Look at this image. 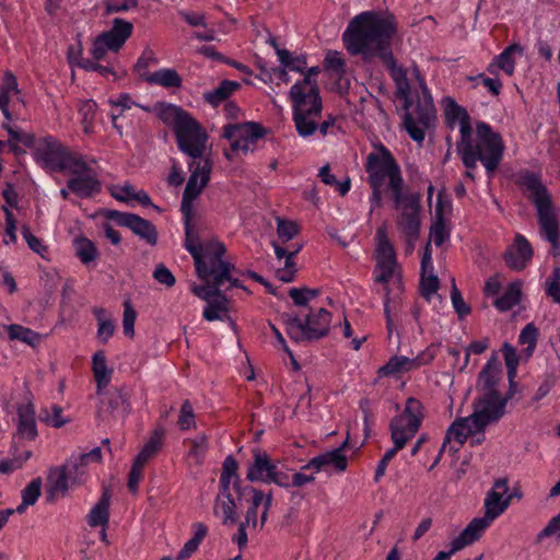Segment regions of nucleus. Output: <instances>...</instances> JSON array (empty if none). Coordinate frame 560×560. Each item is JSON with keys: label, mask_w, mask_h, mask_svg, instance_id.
Returning <instances> with one entry per match:
<instances>
[{"label": "nucleus", "mask_w": 560, "mask_h": 560, "mask_svg": "<svg viewBox=\"0 0 560 560\" xmlns=\"http://www.w3.org/2000/svg\"><path fill=\"white\" fill-rule=\"evenodd\" d=\"M133 24L125 19L116 18L112 27L98 34L91 47V56L96 60H104L108 52L117 54L130 38Z\"/></svg>", "instance_id": "nucleus-17"}, {"label": "nucleus", "mask_w": 560, "mask_h": 560, "mask_svg": "<svg viewBox=\"0 0 560 560\" xmlns=\"http://www.w3.org/2000/svg\"><path fill=\"white\" fill-rule=\"evenodd\" d=\"M184 246L194 258L198 277L205 282V284L191 285L192 293L206 301L202 311L203 319L230 320L229 300L222 292L243 287L240 280L231 275L233 265L223 258L226 250L224 244L217 237L199 242L187 223Z\"/></svg>", "instance_id": "nucleus-2"}, {"label": "nucleus", "mask_w": 560, "mask_h": 560, "mask_svg": "<svg viewBox=\"0 0 560 560\" xmlns=\"http://www.w3.org/2000/svg\"><path fill=\"white\" fill-rule=\"evenodd\" d=\"M236 499L232 492H219L214 503V513L222 520L223 524L236 522Z\"/></svg>", "instance_id": "nucleus-32"}, {"label": "nucleus", "mask_w": 560, "mask_h": 560, "mask_svg": "<svg viewBox=\"0 0 560 560\" xmlns=\"http://www.w3.org/2000/svg\"><path fill=\"white\" fill-rule=\"evenodd\" d=\"M441 343L432 342L425 349L420 351L416 357H407L395 354L388 361L378 368L377 377L399 378L402 374L417 371L422 366H427L436 358Z\"/></svg>", "instance_id": "nucleus-16"}, {"label": "nucleus", "mask_w": 560, "mask_h": 560, "mask_svg": "<svg viewBox=\"0 0 560 560\" xmlns=\"http://www.w3.org/2000/svg\"><path fill=\"white\" fill-rule=\"evenodd\" d=\"M348 443V439L341 446L319 454L313 457L302 469L298 472H291L287 467V476L289 477L288 487H302L307 485L314 479V475L319 471L332 472L343 471L348 466V459L343 454V447Z\"/></svg>", "instance_id": "nucleus-12"}, {"label": "nucleus", "mask_w": 560, "mask_h": 560, "mask_svg": "<svg viewBox=\"0 0 560 560\" xmlns=\"http://www.w3.org/2000/svg\"><path fill=\"white\" fill-rule=\"evenodd\" d=\"M538 329L532 323L527 324L520 332L518 342L526 346V355L530 357L536 348Z\"/></svg>", "instance_id": "nucleus-49"}, {"label": "nucleus", "mask_w": 560, "mask_h": 560, "mask_svg": "<svg viewBox=\"0 0 560 560\" xmlns=\"http://www.w3.org/2000/svg\"><path fill=\"white\" fill-rule=\"evenodd\" d=\"M238 88L237 82L224 80L215 89L206 92L203 97L207 103L215 107L228 100Z\"/></svg>", "instance_id": "nucleus-39"}, {"label": "nucleus", "mask_w": 560, "mask_h": 560, "mask_svg": "<svg viewBox=\"0 0 560 560\" xmlns=\"http://www.w3.org/2000/svg\"><path fill=\"white\" fill-rule=\"evenodd\" d=\"M154 110L163 122L173 128L174 133L178 130L180 125L185 124L186 120L191 117L180 107L170 103H159Z\"/></svg>", "instance_id": "nucleus-30"}, {"label": "nucleus", "mask_w": 560, "mask_h": 560, "mask_svg": "<svg viewBox=\"0 0 560 560\" xmlns=\"http://www.w3.org/2000/svg\"><path fill=\"white\" fill-rule=\"evenodd\" d=\"M108 218L114 220L118 225L130 229L136 235L145 241L150 245H155L158 241V233L154 225L133 213L120 212L112 210Z\"/></svg>", "instance_id": "nucleus-22"}, {"label": "nucleus", "mask_w": 560, "mask_h": 560, "mask_svg": "<svg viewBox=\"0 0 560 560\" xmlns=\"http://www.w3.org/2000/svg\"><path fill=\"white\" fill-rule=\"evenodd\" d=\"M506 402L508 397H503L499 392L482 393L474 402V412L468 417L456 419L451 424L430 469L438 465L442 454L453 455L458 452L468 436L474 444L481 443L485 440V429L504 415Z\"/></svg>", "instance_id": "nucleus-3"}, {"label": "nucleus", "mask_w": 560, "mask_h": 560, "mask_svg": "<svg viewBox=\"0 0 560 560\" xmlns=\"http://www.w3.org/2000/svg\"><path fill=\"white\" fill-rule=\"evenodd\" d=\"M547 540H553L560 544V513L553 516L536 536L538 544H542Z\"/></svg>", "instance_id": "nucleus-47"}, {"label": "nucleus", "mask_w": 560, "mask_h": 560, "mask_svg": "<svg viewBox=\"0 0 560 560\" xmlns=\"http://www.w3.org/2000/svg\"><path fill=\"white\" fill-rule=\"evenodd\" d=\"M271 503V492H254L250 500V506L246 513V525H257L258 509L261 508V524L265 523L267 516V510Z\"/></svg>", "instance_id": "nucleus-37"}, {"label": "nucleus", "mask_w": 560, "mask_h": 560, "mask_svg": "<svg viewBox=\"0 0 560 560\" xmlns=\"http://www.w3.org/2000/svg\"><path fill=\"white\" fill-rule=\"evenodd\" d=\"M325 67L327 70L334 72L339 79H342L346 72V62L341 54L336 50H330L325 57Z\"/></svg>", "instance_id": "nucleus-52"}, {"label": "nucleus", "mask_w": 560, "mask_h": 560, "mask_svg": "<svg viewBox=\"0 0 560 560\" xmlns=\"http://www.w3.org/2000/svg\"><path fill=\"white\" fill-rule=\"evenodd\" d=\"M545 293L556 304H560V267H556L545 280Z\"/></svg>", "instance_id": "nucleus-48"}, {"label": "nucleus", "mask_w": 560, "mask_h": 560, "mask_svg": "<svg viewBox=\"0 0 560 560\" xmlns=\"http://www.w3.org/2000/svg\"><path fill=\"white\" fill-rule=\"evenodd\" d=\"M289 94L298 133L302 138L313 136L323 108L318 85L310 83L308 80H301L291 86Z\"/></svg>", "instance_id": "nucleus-7"}, {"label": "nucleus", "mask_w": 560, "mask_h": 560, "mask_svg": "<svg viewBox=\"0 0 560 560\" xmlns=\"http://www.w3.org/2000/svg\"><path fill=\"white\" fill-rule=\"evenodd\" d=\"M424 417L423 405L420 400L409 397L406 400L402 412L396 416L390 422V435L394 447L387 450L384 462L389 463L406 443L411 440L421 427Z\"/></svg>", "instance_id": "nucleus-11"}, {"label": "nucleus", "mask_w": 560, "mask_h": 560, "mask_svg": "<svg viewBox=\"0 0 560 560\" xmlns=\"http://www.w3.org/2000/svg\"><path fill=\"white\" fill-rule=\"evenodd\" d=\"M141 78L150 84L160 85L166 89H175L182 85V78L176 70L162 68L152 73H142Z\"/></svg>", "instance_id": "nucleus-35"}, {"label": "nucleus", "mask_w": 560, "mask_h": 560, "mask_svg": "<svg viewBox=\"0 0 560 560\" xmlns=\"http://www.w3.org/2000/svg\"><path fill=\"white\" fill-rule=\"evenodd\" d=\"M22 235L25 242L27 243L28 247L36 254H38L40 257L46 258V255L48 253L47 246L33 233L27 226L22 228Z\"/></svg>", "instance_id": "nucleus-58"}, {"label": "nucleus", "mask_w": 560, "mask_h": 560, "mask_svg": "<svg viewBox=\"0 0 560 560\" xmlns=\"http://www.w3.org/2000/svg\"><path fill=\"white\" fill-rule=\"evenodd\" d=\"M364 167L372 188L370 213L381 207L382 189L385 186L392 192L395 208L400 209L404 201V179L400 167L390 151L382 143L374 145V150L366 155Z\"/></svg>", "instance_id": "nucleus-4"}, {"label": "nucleus", "mask_w": 560, "mask_h": 560, "mask_svg": "<svg viewBox=\"0 0 560 560\" xmlns=\"http://www.w3.org/2000/svg\"><path fill=\"white\" fill-rule=\"evenodd\" d=\"M189 170L191 172L187 185L184 190L182 209L185 212V225L188 223L192 229L195 236H197L199 242L208 241L209 238L201 240L198 233L195 231L194 226L190 224L188 212L191 206V202L200 195L202 189L206 187L210 179V173L212 170V163L209 159H200L198 161H192L189 164Z\"/></svg>", "instance_id": "nucleus-20"}, {"label": "nucleus", "mask_w": 560, "mask_h": 560, "mask_svg": "<svg viewBox=\"0 0 560 560\" xmlns=\"http://www.w3.org/2000/svg\"><path fill=\"white\" fill-rule=\"evenodd\" d=\"M451 301L454 307V311L458 315L459 318L466 317L470 313L469 305L464 301L460 292L455 285V281L453 280V288L451 291Z\"/></svg>", "instance_id": "nucleus-61"}, {"label": "nucleus", "mask_w": 560, "mask_h": 560, "mask_svg": "<svg viewBox=\"0 0 560 560\" xmlns=\"http://www.w3.org/2000/svg\"><path fill=\"white\" fill-rule=\"evenodd\" d=\"M93 314L97 320V338L101 342L106 343L115 332V322L102 307H94Z\"/></svg>", "instance_id": "nucleus-40"}, {"label": "nucleus", "mask_w": 560, "mask_h": 560, "mask_svg": "<svg viewBox=\"0 0 560 560\" xmlns=\"http://www.w3.org/2000/svg\"><path fill=\"white\" fill-rule=\"evenodd\" d=\"M278 60L282 67L280 79L288 82V71L302 73L306 68V57L302 54H292L287 49H277Z\"/></svg>", "instance_id": "nucleus-33"}, {"label": "nucleus", "mask_w": 560, "mask_h": 560, "mask_svg": "<svg viewBox=\"0 0 560 560\" xmlns=\"http://www.w3.org/2000/svg\"><path fill=\"white\" fill-rule=\"evenodd\" d=\"M101 459V447H94L88 453L71 455L63 465L48 469V490H69L83 487L90 477L89 465L100 463Z\"/></svg>", "instance_id": "nucleus-8"}, {"label": "nucleus", "mask_w": 560, "mask_h": 560, "mask_svg": "<svg viewBox=\"0 0 560 560\" xmlns=\"http://www.w3.org/2000/svg\"><path fill=\"white\" fill-rule=\"evenodd\" d=\"M5 329L8 331L9 339L12 341L18 340L27 346L36 347L42 340L38 332L22 325L11 324L5 326Z\"/></svg>", "instance_id": "nucleus-41"}, {"label": "nucleus", "mask_w": 560, "mask_h": 560, "mask_svg": "<svg viewBox=\"0 0 560 560\" xmlns=\"http://www.w3.org/2000/svg\"><path fill=\"white\" fill-rule=\"evenodd\" d=\"M521 300V283L515 281L508 285L501 296H499L494 305L500 312L512 310L520 303Z\"/></svg>", "instance_id": "nucleus-43"}, {"label": "nucleus", "mask_w": 560, "mask_h": 560, "mask_svg": "<svg viewBox=\"0 0 560 560\" xmlns=\"http://www.w3.org/2000/svg\"><path fill=\"white\" fill-rule=\"evenodd\" d=\"M32 456L31 451H24L12 458L0 460V474H10L19 468Z\"/></svg>", "instance_id": "nucleus-53"}, {"label": "nucleus", "mask_w": 560, "mask_h": 560, "mask_svg": "<svg viewBox=\"0 0 560 560\" xmlns=\"http://www.w3.org/2000/svg\"><path fill=\"white\" fill-rule=\"evenodd\" d=\"M445 116L451 127H458L460 139L467 137L471 129L470 117L467 110L459 106L453 98L443 100Z\"/></svg>", "instance_id": "nucleus-28"}, {"label": "nucleus", "mask_w": 560, "mask_h": 560, "mask_svg": "<svg viewBox=\"0 0 560 560\" xmlns=\"http://www.w3.org/2000/svg\"><path fill=\"white\" fill-rule=\"evenodd\" d=\"M24 104L22 91L19 88L16 77L9 70L0 79V110L5 119H16L18 116L11 112L10 104L13 101Z\"/></svg>", "instance_id": "nucleus-24"}, {"label": "nucleus", "mask_w": 560, "mask_h": 560, "mask_svg": "<svg viewBox=\"0 0 560 560\" xmlns=\"http://www.w3.org/2000/svg\"><path fill=\"white\" fill-rule=\"evenodd\" d=\"M523 184L528 190L529 198L537 209L542 237L548 241L555 249H558L560 247L559 223L546 187L534 174L526 175L523 178Z\"/></svg>", "instance_id": "nucleus-10"}, {"label": "nucleus", "mask_w": 560, "mask_h": 560, "mask_svg": "<svg viewBox=\"0 0 560 560\" xmlns=\"http://www.w3.org/2000/svg\"><path fill=\"white\" fill-rule=\"evenodd\" d=\"M92 371L96 383V394L102 395L113 376V369L108 368L104 351H97L93 354Z\"/></svg>", "instance_id": "nucleus-31"}, {"label": "nucleus", "mask_w": 560, "mask_h": 560, "mask_svg": "<svg viewBox=\"0 0 560 560\" xmlns=\"http://www.w3.org/2000/svg\"><path fill=\"white\" fill-rule=\"evenodd\" d=\"M330 325V312L320 307L311 310L304 319L299 316L289 317L285 322V329L294 341L316 340L329 332Z\"/></svg>", "instance_id": "nucleus-13"}, {"label": "nucleus", "mask_w": 560, "mask_h": 560, "mask_svg": "<svg viewBox=\"0 0 560 560\" xmlns=\"http://www.w3.org/2000/svg\"><path fill=\"white\" fill-rule=\"evenodd\" d=\"M246 478L252 482L276 485L281 488H288L289 483L287 466L280 460H272L259 448L253 450V462L248 465Z\"/></svg>", "instance_id": "nucleus-14"}, {"label": "nucleus", "mask_w": 560, "mask_h": 560, "mask_svg": "<svg viewBox=\"0 0 560 560\" xmlns=\"http://www.w3.org/2000/svg\"><path fill=\"white\" fill-rule=\"evenodd\" d=\"M189 444L187 460L190 465L200 466L205 462L209 451V438L206 433H198L195 438L186 441Z\"/></svg>", "instance_id": "nucleus-36"}, {"label": "nucleus", "mask_w": 560, "mask_h": 560, "mask_svg": "<svg viewBox=\"0 0 560 560\" xmlns=\"http://www.w3.org/2000/svg\"><path fill=\"white\" fill-rule=\"evenodd\" d=\"M73 247L77 257L84 266H89L94 262L98 257V249L94 242L84 236L75 237L73 241Z\"/></svg>", "instance_id": "nucleus-38"}, {"label": "nucleus", "mask_w": 560, "mask_h": 560, "mask_svg": "<svg viewBox=\"0 0 560 560\" xmlns=\"http://www.w3.org/2000/svg\"><path fill=\"white\" fill-rule=\"evenodd\" d=\"M16 435L20 439L34 441L37 436L36 412L32 401L16 406Z\"/></svg>", "instance_id": "nucleus-25"}, {"label": "nucleus", "mask_w": 560, "mask_h": 560, "mask_svg": "<svg viewBox=\"0 0 560 560\" xmlns=\"http://www.w3.org/2000/svg\"><path fill=\"white\" fill-rule=\"evenodd\" d=\"M110 195L118 201L131 203L137 201L142 206H151L149 195L142 189H136L130 183L116 184L109 187Z\"/></svg>", "instance_id": "nucleus-29"}, {"label": "nucleus", "mask_w": 560, "mask_h": 560, "mask_svg": "<svg viewBox=\"0 0 560 560\" xmlns=\"http://www.w3.org/2000/svg\"><path fill=\"white\" fill-rule=\"evenodd\" d=\"M504 142L500 133L483 121L476 125L475 138L472 130L467 137L459 139L457 150L464 165L467 168H475L477 162H481L489 176L498 168L504 153Z\"/></svg>", "instance_id": "nucleus-6"}, {"label": "nucleus", "mask_w": 560, "mask_h": 560, "mask_svg": "<svg viewBox=\"0 0 560 560\" xmlns=\"http://www.w3.org/2000/svg\"><path fill=\"white\" fill-rule=\"evenodd\" d=\"M450 237V231L444 218H435V222L430 230V242L435 246H442Z\"/></svg>", "instance_id": "nucleus-51"}, {"label": "nucleus", "mask_w": 560, "mask_h": 560, "mask_svg": "<svg viewBox=\"0 0 560 560\" xmlns=\"http://www.w3.org/2000/svg\"><path fill=\"white\" fill-rule=\"evenodd\" d=\"M158 61L159 60H158L154 51L150 48H145L143 50V52L141 54V56L139 57V59L135 66V69L140 75L142 73H149L148 72L149 67L152 65H156Z\"/></svg>", "instance_id": "nucleus-63"}, {"label": "nucleus", "mask_w": 560, "mask_h": 560, "mask_svg": "<svg viewBox=\"0 0 560 560\" xmlns=\"http://www.w3.org/2000/svg\"><path fill=\"white\" fill-rule=\"evenodd\" d=\"M175 136L179 150L190 156L192 161L207 159L205 152L207 149L208 135L192 117L179 126Z\"/></svg>", "instance_id": "nucleus-21"}, {"label": "nucleus", "mask_w": 560, "mask_h": 560, "mask_svg": "<svg viewBox=\"0 0 560 560\" xmlns=\"http://www.w3.org/2000/svg\"><path fill=\"white\" fill-rule=\"evenodd\" d=\"M317 294L318 291L314 289L291 288L289 291V295L293 303L299 306H305L311 300L316 298Z\"/></svg>", "instance_id": "nucleus-59"}, {"label": "nucleus", "mask_w": 560, "mask_h": 560, "mask_svg": "<svg viewBox=\"0 0 560 560\" xmlns=\"http://www.w3.org/2000/svg\"><path fill=\"white\" fill-rule=\"evenodd\" d=\"M264 136V129L255 122L228 124L223 127V137L231 143V150L225 151V158L233 160L234 154H247L256 149L257 142Z\"/></svg>", "instance_id": "nucleus-18"}, {"label": "nucleus", "mask_w": 560, "mask_h": 560, "mask_svg": "<svg viewBox=\"0 0 560 560\" xmlns=\"http://www.w3.org/2000/svg\"><path fill=\"white\" fill-rule=\"evenodd\" d=\"M43 421L54 428H61L70 420L62 416V409L59 406H52L50 412L43 417Z\"/></svg>", "instance_id": "nucleus-64"}, {"label": "nucleus", "mask_w": 560, "mask_h": 560, "mask_svg": "<svg viewBox=\"0 0 560 560\" xmlns=\"http://www.w3.org/2000/svg\"><path fill=\"white\" fill-rule=\"evenodd\" d=\"M524 47L520 44H511L503 49L493 60L489 63L487 70L489 73L497 75L502 71L511 77L515 71L516 59L523 57Z\"/></svg>", "instance_id": "nucleus-26"}, {"label": "nucleus", "mask_w": 560, "mask_h": 560, "mask_svg": "<svg viewBox=\"0 0 560 560\" xmlns=\"http://www.w3.org/2000/svg\"><path fill=\"white\" fill-rule=\"evenodd\" d=\"M137 319V312L132 307L130 301L124 303L122 329L124 334L132 338L135 336V323Z\"/></svg>", "instance_id": "nucleus-54"}, {"label": "nucleus", "mask_w": 560, "mask_h": 560, "mask_svg": "<svg viewBox=\"0 0 560 560\" xmlns=\"http://www.w3.org/2000/svg\"><path fill=\"white\" fill-rule=\"evenodd\" d=\"M421 294L423 298L431 302L432 299L438 296V290L440 288V281L438 276L434 275V270L431 272L421 271Z\"/></svg>", "instance_id": "nucleus-46"}, {"label": "nucleus", "mask_w": 560, "mask_h": 560, "mask_svg": "<svg viewBox=\"0 0 560 560\" xmlns=\"http://www.w3.org/2000/svg\"><path fill=\"white\" fill-rule=\"evenodd\" d=\"M110 495L104 492L102 498L86 514V522L91 527H107L109 522Z\"/></svg>", "instance_id": "nucleus-34"}, {"label": "nucleus", "mask_w": 560, "mask_h": 560, "mask_svg": "<svg viewBox=\"0 0 560 560\" xmlns=\"http://www.w3.org/2000/svg\"><path fill=\"white\" fill-rule=\"evenodd\" d=\"M31 148L35 161L43 167L51 171L65 172L79 155L63 147L51 136L35 139Z\"/></svg>", "instance_id": "nucleus-15"}, {"label": "nucleus", "mask_w": 560, "mask_h": 560, "mask_svg": "<svg viewBox=\"0 0 560 560\" xmlns=\"http://www.w3.org/2000/svg\"><path fill=\"white\" fill-rule=\"evenodd\" d=\"M164 430L156 429L152 432L139 454L136 456L139 463H147L162 447Z\"/></svg>", "instance_id": "nucleus-44"}, {"label": "nucleus", "mask_w": 560, "mask_h": 560, "mask_svg": "<svg viewBox=\"0 0 560 560\" xmlns=\"http://www.w3.org/2000/svg\"><path fill=\"white\" fill-rule=\"evenodd\" d=\"M533 257V247L525 236L517 234L505 253V261L515 270L524 269Z\"/></svg>", "instance_id": "nucleus-27"}, {"label": "nucleus", "mask_w": 560, "mask_h": 560, "mask_svg": "<svg viewBox=\"0 0 560 560\" xmlns=\"http://www.w3.org/2000/svg\"><path fill=\"white\" fill-rule=\"evenodd\" d=\"M2 210L5 215V229H4L3 243L5 245L14 244L18 240L15 218L13 215V212L11 210H9L8 207H2Z\"/></svg>", "instance_id": "nucleus-57"}, {"label": "nucleus", "mask_w": 560, "mask_h": 560, "mask_svg": "<svg viewBox=\"0 0 560 560\" xmlns=\"http://www.w3.org/2000/svg\"><path fill=\"white\" fill-rule=\"evenodd\" d=\"M499 380V370L491 363L488 362L479 374L478 385L486 392H498L495 388Z\"/></svg>", "instance_id": "nucleus-45"}, {"label": "nucleus", "mask_w": 560, "mask_h": 560, "mask_svg": "<svg viewBox=\"0 0 560 560\" xmlns=\"http://www.w3.org/2000/svg\"><path fill=\"white\" fill-rule=\"evenodd\" d=\"M523 492H488L485 498V514L472 518L466 527L454 537L465 549L482 538L493 522L502 515L514 499L522 500Z\"/></svg>", "instance_id": "nucleus-9"}, {"label": "nucleus", "mask_w": 560, "mask_h": 560, "mask_svg": "<svg viewBox=\"0 0 560 560\" xmlns=\"http://www.w3.org/2000/svg\"><path fill=\"white\" fill-rule=\"evenodd\" d=\"M196 420L192 410V406L188 400H185L182 404L180 412L178 417V427L182 431H186L195 428Z\"/></svg>", "instance_id": "nucleus-55"}, {"label": "nucleus", "mask_w": 560, "mask_h": 560, "mask_svg": "<svg viewBox=\"0 0 560 560\" xmlns=\"http://www.w3.org/2000/svg\"><path fill=\"white\" fill-rule=\"evenodd\" d=\"M138 7V0H107L105 3V13L114 14L128 12Z\"/></svg>", "instance_id": "nucleus-60"}, {"label": "nucleus", "mask_w": 560, "mask_h": 560, "mask_svg": "<svg viewBox=\"0 0 560 560\" xmlns=\"http://www.w3.org/2000/svg\"><path fill=\"white\" fill-rule=\"evenodd\" d=\"M277 225L278 236L282 242L291 241L299 233V228L296 223L292 221L278 219Z\"/></svg>", "instance_id": "nucleus-62"}, {"label": "nucleus", "mask_w": 560, "mask_h": 560, "mask_svg": "<svg viewBox=\"0 0 560 560\" xmlns=\"http://www.w3.org/2000/svg\"><path fill=\"white\" fill-rule=\"evenodd\" d=\"M502 353L504 357L505 365L508 368L509 378L513 380L516 375V369L518 365V357L516 350L510 343H504L502 347Z\"/></svg>", "instance_id": "nucleus-56"}, {"label": "nucleus", "mask_w": 560, "mask_h": 560, "mask_svg": "<svg viewBox=\"0 0 560 560\" xmlns=\"http://www.w3.org/2000/svg\"><path fill=\"white\" fill-rule=\"evenodd\" d=\"M13 120L14 119L9 120L4 118V121L2 122V128L9 133L10 142H21L24 145L31 148L32 143L35 140V137L31 133L24 132L22 129L18 127L12 126Z\"/></svg>", "instance_id": "nucleus-50"}, {"label": "nucleus", "mask_w": 560, "mask_h": 560, "mask_svg": "<svg viewBox=\"0 0 560 560\" xmlns=\"http://www.w3.org/2000/svg\"><path fill=\"white\" fill-rule=\"evenodd\" d=\"M375 238L376 269L374 275L375 281L384 285V314L387 335L390 338L394 332V318L392 313L395 312L399 305L404 283L396 253L387 237L385 228L377 229Z\"/></svg>", "instance_id": "nucleus-5"}, {"label": "nucleus", "mask_w": 560, "mask_h": 560, "mask_svg": "<svg viewBox=\"0 0 560 560\" xmlns=\"http://www.w3.org/2000/svg\"><path fill=\"white\" fill-rule=\"evenodd\" d=\"M65 172L71 175L68 188L78 197L89 198L101 191L96 172L81 155H78Z\"/></svg>", "instance_id": "nucleus-19"}, {"label": "nucleus", "mask_w": 560, "mask_h": 560, "mask_svg": "<svg viewBox=\"0 0 560 560\" xmlns=\"http://www.w3.org/2000/svg\"><path fill=\"white\" fill-rule=\"evenodd\" d=\"M396 31L397 23L393 14L364 11L349 22L342 34V42L351 55H361L364 59L377 57L386 63L407 109L404 116L405 129L413 141L422 143L427 129L435 118L434 104L419 69L413 67L412 77L421 92L417 95L416 107L412 108L413 98L407 72L396 65L390 48Z\"/></svg>", "instance_id": "nucleus-1"}, {"label": "nucleus", "mask_w": 560, "mask_h": 560, "mask_svg": "<svg viewBox=\"0 0 560 560\" xmlns=\"http://www.w3.org/2000/svg\"><path fill=\"white\" fill-rule=\"evenodd\" d=\"M398 210L401 211L399 226L406 236L409 249L412 250L413 243L418 238L420 232L418 200L412 196L404 194L402 207Z\"/></svg>", "instance_id": "nucleus-23"}, {"label": "nucleus", "mask_w": 560, "mask_h": 560, "mask_svg": "<svg viewBox=\"0 0 560 560\" xmlns=\"http://www.w3.org/2000/svg\"><path fill=\"white\" fill-rule=\"evenodd\" d=\"M238 464L232 455H228L222 464V471L220 477L221 490H230L235 487L240 480L238 478Z\"/></svg>", "instance_id": "nucleus-42"}]
</instances>
